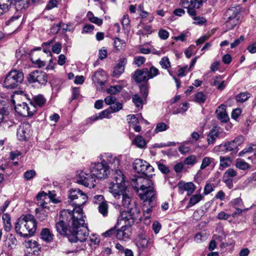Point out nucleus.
<instances>
[{"mask_svg": "<svg viewBox=\"0 0 256 256\" xmlns=\"http://www.w3.org/2000/svg\"><path fill=\"white\" fill-rule=\"evenodd\" d=\"M188 102H184L182 106H180L173 113L174 114H178L180 113H184L188 109Z\"/></svg>", "mask_w": 256, "mask_h": 256, "instance_id": "4d7b16f0", "label": "nucleus"}, {"mask_svg": "<svg viewBox=\"0 0 256 256\" xmlns=\"http://www.w3.org/2000/svg\"><path fill=\"white\" fill-rule=\"evenodd\" d=\"M102 161L108 168L109 170H114L118 167L120 164L119 160L110 153L105 154L103 156Z\"/></svg>", "mask_w": 256, "mask_h": 256, "instance_id": "dca6fc26", "label": "nucleus"}, {"mask_svg": "<svg viewBox=\"0 0 256 256\" xmlns=\"http://www.w3.org/2000/svg\"><path fill=\"white\" fill-rule=\"evenodd\" d=\"M68 202L72 205L74 206L72 210H64L70 212H74L76 208H79L82 210L81 206L84 205L88 200L86 194L79 188L72 189L69 190Z\"/></svg>", "mask_w": 256, "mask_h": 256, "instance_id": "20e7f679", "label": "nucleus"}, {"mask_svg": "<svg viewBox=\"0 0 256 256\" xmlns=\"http://www.w3.org/2000/svg\"><path fill=\"white\" fill-rule=\"evenodd\" d=\"M4 223V229L6 232H9L12 228L10 223V217L7 213L4 214L2 217Z\"/></svg>", "mask_w": 256, "mask_h": 256, "instance_id": "473e14b6", "label": "nucleus"}, {"mask_svg": "<svg viewBox=\"0 0 256 256\" xmlns=\"http://www.w3.org/2000/svg\"><path fill=\"white\" fill-rule=\"evenodd\" d=\"M114 46L116 50H122L126 46V42L118 38H116L114 42Z\"/></svg>", "mask_w": 256, "mask_h": 256, "instance_id": "c9c22d12", "label": "nucleus"}, {"mask_svg": "<svg viewBox=\"0 0 256 256\" xmlns=\"http://www.w3.org/2000/svg\"><path fill=\"white\" fill-rule=\"evenodd\" d=\"M30 125L23 124L20 126L17 131V136L20 140H26L29 136L28 129Z\"/></svg>", "mask_w": 256, "mask_h": 256, "instance_id": "5701e85b", "label": "nucleus"}, {"mask_svg": "<svg viewBox=\"0 0 256 256\" xmlns=\"http://www.w3.org/2000/svg\"><path fill=\"white\" fill-rule=\"evenodd\" d=\"M226 18L234 19L236 18L239 20L240 18V14L236 8L232 7L228 10L226 13Z\"/></svg>", "mask_w": 256, "mask_h": 256, "instance_id": "393cba45", "label": "nucleus"}, {"mask_svg": "<svg viewBox=\"0 0 256 256\" xmlns=\"http://www.w3.org/2000/svg\"><path fill=\"white\" fill-rule=\"evenodd\" d=\"M12 103L14 105L16 112L22 116L30 117L36 112V106L32 102L29 104L23 102L21 104H15L14 100H13Z\"/></svg>", "mask_w": 256, "mask_h": 256, "instance_id": "9d476101", "label": "nucleus"}, {"mask_svg": "<svg viewBox=\"0 0 256 256\" xmlns=\"http://www.w3.org/2000/svg\"><path fill=\"white\" fill-rule=\"evenodd\" d=\"M92 80L94 83L101 86L104 84L106 82V76L104 71H97L92 76Z\"/></svg>", "mask_w": 256, "mask_h": 256, "instance_id": "4be33fe9", "label": "nucleus"}, {"mask_svg": "<svg viewBox=\"0 0 256 256\" xmlns=\"http://www.w3.org/2000/svg\"><path fill=\"white\" fill-rule=\"evenodd\" d=\"M16 243L17 240L15 238H10L5 241L4 247L11 250L16 246Z\"/></svg>", "mask_w": 256, "mask_h": 256, "instance_id": "f704fd0d", "label": "nucleus"}, {"mask_svg": "<svg viewBox=\"0 0 256 256\" xmlns=\"http://www.w3.org/2000/svg\"><path fill=\"white\" fill-rule=\"evenodd\" d=\"M127 63V60L125 58H120L117 64L114 67L112 72V76L117 78L122 74L124 70V66Z\"/></svg>", "mask_w": 256, "mask_h": 256, "instance_id": "aec40b11", "label": "nucleus"}, {"mask_svg": "<svg viewBox=\"0 0 256 256\" xmlns=\"http://www.w3.org/2000/svg\"><path fill=\"white\" fill-rule=\"evenodd\" d=\"M160 64L162 68L165 69L168 68L170 66L169 59L167 57L162 58L160 62Z\"/></svg>", "mask_w": 256, "mask_h": 256, "instance_id": "680f3d73", "label": "nucleus"}, {"mask_svg": "<svg viewBox=\"0 0 256 256\" xmlns=\"http://www.w3.org/2000/svg\"><path fill=\"white\" fill-rule=\"evenodd\" d=\"M250 97V94L247 92H240L238 94L236 97V99L238 102H244Z\"/></svg>", "mask_w": 256, "mask_h": 256, "instance_id": "c03bdc74", "label": "nucleus"}, {"mask_svg": "<svg viewBox=\"0 0 256 256\" xmlns=\"http://www.w3.org/2000/svg\"><path fill=\"white\" fill-rule=\"evenodd\" d=\"M218 130L216 127L212 128L207 137V141L208 144H214L216 138L218 136Z\"/></svg>", "mask_w": 256, "mask_h": 256, "instance_id": "cd10ccee", "label": "nucleus"}, {"mask_svg": "<svg viewBox=\"0 0 256 256\" xmlns=\"http://www.w3.org/2000/svg\"><path fill=\"white\" fill-rule=\"evenodd\" d=\"M142 178L141 190H138V196L144 201H148L152 206L154 205V201L156 198V192L152 181L148 178Z\"/></svg>", "mask_w": 256, "mask_h": 256, "instance_id": "7ed1b4c3", "label": "nucleus"}, {"mask_svg": "<svg viewBox=\"0 0 256 256\" xmlns=\"http://www.w3.org/2000/svg\"><path fill=\"white\" fill-rule=\"evenodd\" d=\"M148 242L147 240L146 236L140 233L138 234L136 239V245L140 248H146L148 245Z\"/></svg>", "mask_w": 256, "mask_h": 256, "instance_id": "b1692460", "label": "nucleus"}, {"mask_svg": "<svg viewBox=\"0 0 256 256\" xmlns=\"http://www.w3.org/2000/svg\"><path fill=\"white\" fill-rule=\"evenodd\" d=\"M142 177L134 176L131 179L130 183L134 188L138 194V190H141Z\"/></svg>", "mask_w": 256, "mask_h": 256, "instance_id": "bb28decb", "label": "nucleus"}, {"mask_svg": "<svg viewBox=\"0 0 256 256\" xmlns=\"http://www.w3.org/2000/svg\"><path fill=\"white\" fill-rule=\"evenodd\" d=\"M42 238L48 242H51L54 239V234L48 228H43L40 232Z\"/></svg>", "mask_w": 256, "mask_h": 256, "instance_id": "a878e982", "label": "nucleus"}, {"mask_svg": "<svg viewBox=\"0 0 256 256\" xmlns=\"http://www.w3.org/2000/svg\"><path fill=\"white\" fill-rule=\"evenodd\" d=\"M178 192L182 194L184 191L187 192L188 196H190L194 192L196 186L192 182H180L178 184Z\"/></svg>", "mask_w": 256, "mask_h": 256, "instance_id": "a211bd4d", "label": "nucleus"}, {"mask_svg": "<svg viewBox=\"0 0 256 256\" xmlns=\"http://www.w3.org/2000/svg\"><path fill=\"white\" fill-rule=\"evenodd\" d=\"M130 20L128 15H124L122 20V24L124 29L128 30L130 25Z\"/></svg>", "mask_w": 256, "mask_h": 256, "instance_id": "338daca9", "label": "nucleus"}, {"mask_svg": "<svg viewBox=\"0 0 256 256\" xmlns=\"http://www.w3.org/2000/svg\"><path fill=\"white\" fill-rule=\"evenodd\" d=\"M146 61V58L142 56H136L134 58V64L138 66H141Z\"/></svg>", "mask_w": 256, "mask_h": 256, "instance_id": "13d9d810", "label": "nucleus"}, {"mask_svg": "<svg viewBox=\"0 0 256 256\" xmlns=\"http://www.w3.org/2000/svg\"><path fill=\"white\" fill-rule=\"evenodd\" d=\"M159 70L154 66H152L150 70H148V79H152L159 74Z\"/></svg>", "mask_w": 256, "mask_h": 256, "instance_id": "8fccbe9b", "label": "nucleus"}, {"mask_svg": "<svg viewBox=\"0 0 256 256\" xmlns=\"http://www.w3.org/2000/svg\"><path fill=\"white\" fill-rule=\"evenodd\" d=\"M224 147L226 151H237V148L236 145L234 144L232 140L224 144Z\"/></svg>", "mask_w": 256, "mask_h": 256, "instance_id": "603ef678", "label": "nucleus"}, {"mask_svg": "<svg viewBox=\"0 0 256 256\" xmlns=\"http://www.w3.org/2000/svg\"><path fill=\"white\" fill-rule=\"evenodd\" d=\"M60 216L62 219L56 224L55 228L58 233L61 235L66 236L68 239V236L72 234V225L70 220L64 218L61 214Z\"/></svg>", "mask_w": 256, "mask_h": 256, "instance_id": "4468645a", "label": "nucleus"}, {"mask_svg": "<svg viewBox=\"0 0 256 256\" xmlns=\"http://www.w3.org/2000/svg\"><path fill=\"white\" fill-rule=\"evenodd\" d=\"M149 86L148 82L142 84L140 86V92L144 100H146L148 94Z\"/></svg>", "mask_w": 256, "mask_h": 256, "instance_id": "58836bf2", "label": "nucleus"}, {"mask_svg": "<svg viewBox=\"0 0 256 256\" xmlns=\"http://www.w3.org/2000/svg\"><path fill=\"white\" fill-rule=\"evenodd\" d=\"M27 79L29 83H38L39 86H46L48 82V75L44 72L36 70L30 73Z\"/></svg>", "mask_w": 256, "mask_h": 256, "instance_id": "ddd939ff", "label": "nucleus"}, {"mask_svg": "<svg viewBox=\"0 0 256 256\" xmlns=\"http://www.w3.org/2000/svg\"><path fill=\"white\" fill-rule=\"evenodd\" d=\"M62 49V44L60 42H56L52 46V50L54 53L58 54L60 52Z\"/></svg>", "mask_w": 256, "mask_h": 256, "instance_id": "774afa93", "label": "nucleus"}, {"mask_svg": "<svg viewBox=\"0 0 256 256\" xmlns=\"http://www.w3.org/2000/svg\"><path fill=\"white\" fill-rule=\"evenodd\" d=\"M236 166L242 170H246L250 168V165L243 160L238 159L236 163Z\"/></svg>", "mask_w": 256, "mask_h": 256, "instance_id": "a19ab883", "label": "nucleus"}, {"mask_svg": "<svg viewBox=\"0 0 256 256\" xmlns=\"http://www.w3.org/2000/svg\"><path fill=\"white\" fill-rule=\"evenodd\" d=\"M133 168L144 176L152 178L154 174V168L146 161L136 159L133 164Z\"/></svg>", "mask_w": 256, "mask_h": 256, "instance_id": "1a4fd4ad", "label": "nucleus"}, {"mask_svg": "<svg viewBox=\"0 0 256 256\" xmlns=\"http://www.w3.org/2000/svg\"><path fill=\"white\" fill-rule=\"evenodd\" d=\"M239 20L236 18L230 19L227 18L226 21L224 23V26L226 28V30L232 29L238 23Z\"/></svg>", "mask_w": 256, "mask_h": 256, "instance_id": "e433bc0d", "label": "nucleus"}, {"mask_svg": "<svg viewBox=\"0 0 256 256\" xmlns=\"http://www.w3.org/2000/svg\"><path fill=\"white\" fill-rule=\"evenodd\" d=\"M98 211L104 216L108 215V206L106 202L99 204Z\"/></svg>", "mask_w": 256, "mask_h": 256, "instance_id": "09e8293b", "label": "nucleus"}, {"mask_svg": "<svg viewBox=\"0 0 256 256\" xmlns=\"http://www.w3.org/2000/svg\"><path fill=\"white\" fill-rule=\"evenodd\" d=\"M132 230L131 226L124 224L120 228L116 230V238L120 240L126 241L130 238Z\"/></svg>", "mask_w": 256, "mask_h": 256, "instance_id": "f3484780", "label": "nucleus"}, {"mask_svg": "<svg viewBox=\"0 0 256 256\" xmlns=\"http://www.w3.org/2000/svg\"><path fill=\"white\" fill-rule=\"evenodd\" d=\"M114 172L112 174L113 181L110 183L109 190L112 194H116L118 190H121V187H126L125 184L124 174L121 170L114 169Z\"/></svg>", "mask_w": 256, "mask_h": 256, "instance_id": "0eeeda50", "label": "nucleus"}, {"mask_svg": "<svg viewBox=\"0 0 256 256\" xmlns=\"http://www.w3.org/2000/svg\"><path fill=\"white\" fill-rule=\"evenodd\" d=\"M122 108V104L120 102H114V104H112L110 109V111L112 112H115L119 111Z\"/></svg>", "mask_w": 256, "mask_h": 256, "instance_id": "864d4df0", "label": "nucleus"}, {"mask_svg": "<svg viewBox=\"0 0 256 256\" xmlns=\"http://www.w3.org/2000/svg\"><path fill=\"white\" fill-rule=\"evenodd\" d=\"M198 162V158L195 155H190L185 158L184 164L187 166H193Z\"/></svg>", "mask_w": 256, "mask_h": 256, "instance_id": "4c0bfd02", "label": "nucleus"}, {"mask_svg": "<svg viewBox=\"0 0 256 256\" xmlns=\"http://www.w3.org/2000/svg\"><path fill=\"white\" fill-rule=\"evenodd\" d=\"M37 222L34 216L28 214L22 216L16 222L15 230L21 236L27 238L36 231Z\"/></svg>", "mask_w": 256, "mask_h": 256, "instance_id": "f03ea898", "label": "nucleus"}, {"mask_svg": "<svg viewBox=\"0 0 256 256\" xmlns=\"http://www.w3.org/2000/svg\"><path fill=\"white\" fill-rule=\"evenodd\" d=\"M36 216L40 221H44L46 219L48 214L44 210H40L38 208L36 209Z\"/></svg>", "mask_w": 256, "mask_h": 256, "instance_id": "37998d69", "label": "nucleus"}, {"mask_svg": "<svg viewBox=\"0 0 256 256\" xmlns=\"http://www.w3.org/2000/svg\"><path fill=\"white\" fill-rule=\"evenodd\" d=\"M78 182L86 187L93 188L96 186V180L90 174L82 172L79 174Z\"/></svg>", "mask_w": 256, "mask_h": 256, "instance_id": "2eb2a0df", "label": "nucleus"}, {"mask_svg": "<svg viewBox=\"0 0 256 256\" xmlns=\"http://www.w3.org/2000/svg\"><path fill=\"white\" fill-rule=\"evenodd\" d=\"M132 143L137 147L142 148L146 146V142L141 136H137L134 140Z\"/></svg>", "mask_w": 256, "mask_h": 256, "instance_id": "72a5a7b5", "label": "nucleus"}, {"mask_svg": "<svg viewBox=\"0 0 256 256\" xmlns=\"http://www.w3.org/2000/svg\"><path fill=\"white\" fill-rule=\"evenodd\" d=\"M179 5L182 8H186L187 12L190 16H194L195 10H192L190 7V0H180Z\"/></svg>", "mask_w": 256, "mask_h": 256, "instance_id": "c85d7f7f", "label": "nucleus"}, {"mask_svg": "<svg viewBox=\"0 0 256 256\" xmlns=\"http://www.w3.org/2000/svg\"><path fill=\"white\" fill-rule=\"evenodd\" d=\"M10 124H8L6 122V121L5 120V118L2 112L0 111V124H2L4 128H10L12 126V122H10Z\"/></svg>", "mask_w": 256, "mask_h": 256, "instance_id": "0e129e2a", "label": "nucleus"}, {"mask_svg": "<svg viewBox=\"0 0 256 256\" xmlns=\"http://www.w3.org/2000/svg\"><path fill=\"white\" fill-rule=\"evenodd\" d=\"M158 170L164 174H167L169 172L170 170L168 166L160 162H157Z\"/></svg>", "mask_w": 256, "mask_h": 256, "instance_id": "e2e57ef3", "label": "nucleus"}, {"mask_svg": "<svg viewBox=\"0 0 256 256\" xmlns=\"http://www.w3.org/2000/svg\"><path fill=\"white\" fill-rule=\"evenodd\" d=\"M196 101L200 104H203L206 100V96L202 92H198L195 96Z\"/></svg>", "mask_w": 256, "mask_h": 256, "instance_id": "5fc2aeb1", "label": "nucleus"}, {"mask_svg": "<svg viewBox=\"0 0 256 256\" xmlns=\"http://www.w3.org/2000/svg\"><path fill=\"white\" fill-rule=\"evenodd\" d=\"M122 89V86L120 85H116L110 86L107 89L106 91L108 94L111 95L116 94L120 92Z\"/></svg>", "mask_w": 256, "mask_h": 256, "instance_id": "49530a36", "label": "nucleus"}, {"mask_svg": "<svg viewBox=\"0 0 256 256\" xmlns=\"http://www.w3.org/2000/svg\"><path fill=\"white\" fill-rule=\"evenodd\" d=\"M206 0H190V8L194 10H196V9L200 8L202 3Z\"/></svg>", "mask_w": 256, "mask_h": 256, "instance_id": "79ce46f5", "label": "nucleus"}, {"mask_svg": "<svg viewBox=\"0 0 256 256\" xmlns=\"http://www.w3.org/2000/svg\"><path fill=\"white\" fill-rule=\"evenodd\" d=\"M218 118L222 122H226L228 120V116L226 112V108L224 105L221 104L216 110Z\"/></svg>", "mask_w": 256, "mask_h": 256, "instance_id": "412c9836", "label": "nucleus"}, {"mask_svg": "<svg viewBox=\"0 0 256 256\" xmlns=\"http://www.w3.org/2000/svg\"><path fill=\"white\" fill-rule=\"evenodd\" d=\"M34 102L40 107L42 106L46 103V100L42 95H38L34 97Z\"/></svg>", "mask_w": 256, "mask_h": 256, "instance_id": "ea45409f", "label": "nucleus"}, {"mask_svg": "<svg viewBox=\"0 0 256 256\" xmlns=\"http://www.w3.org/2000/svg\"><path fill=\"white\" fill-rule=\"evenodd\" d=\"M232 206H233L236 208V207H240L242 208L243 206V203L242 200L240 198H236L235 199H234L232 200L230 202Z\"/></svg>", "mask_w": 256, "mask_h": 256, "instance_id": "69168bd1", "label": "nucleus"}, {"mask_svg": "<svg viewBox=\"0 0 256 256\" xmlns=\"http://www.w3.org/2000/svg\"><path fill=\"white\" fill-rule=\"evenodd\" d=\"M61 215L69 220L72 225V234L68 236V241L72 243L86 241L88 236V230L85 222L83 210L78 208L72 212L62 210Z\"/></svg>", "mask_w": 256, "mask_h": 256, "instance_id": "f257e3e1", "label": "nucleus"}, {"mask_svg": "<svg viewBox=\"0 0 256 256\" xmlns=\"http://www.w3.org/2000/svg\"><path fill=\"white\" fill-rule=\"evenodd\" d=\"M122 189L118 190L116 194H112L116 198H120L122 196L121 206L124 208L130 209L134 207L135 204H133L132 202V196L130 194L127 187H121Z\"/></svg>", "mask_w": 256, "mask_h": 256, "instance_id": "9b49d317", "label": "nucleus"}, {"mask_svg": "<svg viewBox=\"0 0 256 256\" xmlns=\"http://www.w3.org/2000/svg\"><path fill=\"white\" fill-rule=\"evenodd\" d=\"M197 12L195 10V14L194 16H190L192 17V19L194 20L193 22L195 24H199L202 25L204 23L206 22V18L204 17L200 16H196Z\"/></svg>", "mask_w": 256, "mask_h": 256, "instance_id": "de8ad7c7", "label": "nucleus"}, {"mask_svg": "<svg viewBox=\"0 0 256 256\" xmlns=\"http://www.w3.org/2000/svg\"><path fill=\"white\" fill-rule=\"evenodd\" d=\"M202 196L200 194H196L190 198L186 208H189L198 204L202 199Z\"/></svg>", "mask_w": 256, "mask_h": 256, "instance_id": "7c9ffc66", "label": "nucleus"}, {"mask_svg": "<svg viewBox=\"0 0 256 256\" xmlns=\"http://www.w3.org/2000/svg\"><path fill=\"white\" fill-rule=\"evenodd\" d=\"M24 78V74L20 70H13L6 76L4 86L8 89H14L18 87Z\"/></svg>", "mask_w": 256, "mask_h": 256, "instance_id": "39448f33", "label": "nucleus"}, {"mask_svg": "<svg viewBox=\"0 0 256 256\" xmlns=\"http://www.w3.org/2000/svg\"><path fill=\"white\" fill-rule=\"evenodd\" d=\"M132 77L137 83L147 82L149 80L148 77V68H143L136 70L133 74Z\"/></svg>", "mask_w": 256, "mask_h": 256, "instance_id": "6ab92c4d", "label": "nucleus"}, {"mask_svg": "<svg viewBox=\"0 0 256 256\" xmlns=\"http://www.w3.org/2000/svg\"><path fill=\"white\" fill-rule=\"evenodd\" d=\"M13 4L18 12H23L30 6V0H0V16L8 10V5L5 2H10Z\"/></svg>", "mask_w": 256, "mask_h": 256, "instance_id": "423d86ee", "label": "nucleus"}, {"mask_svg": "<svg viewBox=\"0 0 256 256\" xmlns=\"http://www.w3.org/2000/svg\"><path fill=\"white\" fill-rule=\"evenodd\" d=\"M91 172L98 178H105L110 174L108 168L102 160L100 162L94 163L91 166Z\"/></svg>", "mask_w": 256, "mask_h": 256, "instance_id": "f8f14e48", "label": "nucleus"}, {"mask_svg": "<svg viewBox=\"0 0 256 256\" xmlns=\"http://www.w3.org/2000/svg\"><path fill=\"white\" fill-rule=\"evenodd\" d=\"M232 162V159L228 156H220V169L222 170L224 168H226L230 166Z\"/></svg>", "mask_w": 256, "mask_h": 256, "instance_id": "c756f323", "label": "nucleus"}, {"mask_svg": "<svg viewBox=\"0 0 256 256\" xmlns=\"http://www.w3.org/2000/svg\"><path fill=\"white\" fill-rule=\"evenodd\" d=\"M237 173L235 170L232 168H228L224 172L223 177L224 178H232L236 176Z\"/></svg>", "mask_w": 256, "mask_h": 256, "instance_id": "6e6d98bb", "label": "nucleus"}, {"mask_svg": "<svg viewBox=\"0 0 256 256\" xmlns=\"http://www.w3.org/2000/svg\"><path fill=\"white\" fill-rule=\"evenodd\" d=\"M214 162V158L207 156L204 157L202 160V162L200 167V169H205L206 167L209 166L211 164V163Z\"/></svg>", "mask_w": 256, "mask_h": 256, "instance_id": "a18cd8bd", "label": "nucleus"}, {"mask_svg": "<svg viewBox=\"0 0 256 256\" xmlns=\"http://www.w3.org/2000/svg\"><path fill=\"white\" fill-rule=\"evenodd\" d=\"M168 128V126L164 122H160L156 125V128L154 129V132L156 133L161 132L166 130Z\"/></svg>", "mask_w": 256, "mask_h": 256, "instance_id": "bf43d9fd", "label": "nucleus"}, {"mask_svg": "<svg viewBox=\"0 0 256 256\" xmlns=\"http://www.w3.org/2000/svg\"><path fill=\"white\" fill-rule=\"evenodd\" d=\"M36 174V172L34 170H30L26 171L24 173V178L26 180H28L33 178Z\"/></svg>", "mask_w": 256, "mask_h": 256, "instance_id": "052dcab7", "label": "nucleus"}, {"mask_svg": "<svg viewBox=\"0 0 256 256\" xmlns=\"http://www.w3.org/2000/svg\"><path fill=\"white\" fill-rule=\"evenodd\" d=\"M111 114L110 110H105L98 114V115H95L90 118V120L95 121L104 118H108L109 114Z\"/></svg>", "mask_w": 256, "mask_h": 256, "instance_id": "2f4dec72", "label": "nucleus"}, {"mask_svg": "<svg viewBox=\"0 0 256 256\" xmlns=\"http://www.w3.org/2000/svg\"><path fill=\"white\" fill-rule=\"evenodd\" d=\"M142 98L138 94L133 96L132 100L136 106L138 108L142 105L143 100Z\"/></svg>", "mask_w": 256, "mask_h": 256, "instance_id": "3c124183", "label": "nucleus"}, {"mask_svg": "<svg viewBox=\"0 0 256 256\" xmlns=\"http://www.w3.org/2000/svg\"><path fill=\"white\" fill-rule=\"evenodd\" d=\"M140 210L136 205L128 210H123L121 212L118 219V222L124 221V224L132 226L134 222L139 216Z\"/></svg>", "mask_w": 256, "mask_h": 256, "instance_id": "6e6552de", "label": "nucleus"}]
</instances>
